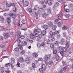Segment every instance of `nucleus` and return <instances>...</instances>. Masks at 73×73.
Returning a JSON list of instances; mask_svg holds the SVG:
<instances>
[{"label": "nucleus", "mask_w": 73, "mask_h": 73, "mask_svg": "<svg viewBox=\"0 0 73 73\" xmlns=\"http://www.w3.org/2000/svg\"><path fill=\"white\" fill-rule=\"evenodd\" d=\"M37 45L38 48H40V47L41 46V44H40V43L38 42L37 43Z\"/></svg>", "instance_id": "obj_51"}, {"label": "nucleus", "mask_w": 73, "mask_h": 73, "mask_svg": "<svg viewBox=\"0 0 73 73\" xmlns=\"http://www.w3.org/2000/svg\"><path fill=\"white\" fill-rule=\"evenodd\" d=\"M54 5H55L56 7H58L59 6V3L58 2H56Z\"/></svg>", "instance_id": "obj_45"}, {"label": "nucleus", "mask_w": 73, "mask_h": 73, "mask_svg": "<svg viewBox=\"0 0 73 73\" xmlns=\"http://www.w3.org/2000/svg\"><path fill=\"white\" fill-rule=\"evenodd\" d=\"M52 28L53 31H56L57 28V26L56 25H54L52 26Z\"/></svg>", "instance_id": "obj_25"}, {"label": "nucleus", "mask_w": 73, "mask_h": 73, "mask_svg": "<svg viewBox=\"0 0 73 73\" xmlns=\"http://www.w3.org/2000/svg\"><path fill=\"white\" fill-rule=\"evenodd\" d=\"M42 16L44 18H46L48 16V14L46 13H44L42 14Z\"/></svg>", "instance_id": "obj_26"}, {"label": "nucleus", "mask_w": 73, "mask_h": 73, "mask_svg": "<svg viewBox=\"0 0 73 73\" xmlns=\"http://www.w3.org/2000/svg\"><path fill=\"white\" fill-rule=\"evenodd\" d=\"M50 49L52 50H54V44L53 43H51L50 44Z\"/></svg>", "instance_id": "obj_13"}, {"label": "nucleus", "mask_w": 73, "mask_h": 73, "mask_svg": "<svg viewBox=\"0 0 73 73\" xmlns=\"http://www.w3.org/2000/svg\"><path fill=\"white\" fill-rule=\"evenodd\" d=\"M17 67H20V63H19V62H17Z\"/></svg>", "instance_id": "obj_46"}, {"label": "nucleus", "mask_w": 73, "mask_h": 73, "mask_svg": "<svg viewBox=\"0 0 73 73\" xmlns=\"http://www.w3.org/2000/svg\"><path fill=\"white\" fill-rule=\"evenodd\" d=\"M66 69H67V66H64L62 70H66Z\"/></svg>", "instance_id": "obj_53"}, {"label": "nucleus", "mask_w": 73, "mask_h": 73, "mask_svg": "<svg viewBox=\"0 0 73 73\" xmlns=\"http://www.w3.org/2000/svg\"><path fill=\"white\" fill-rule=\"evenodd\" d=\"M60 43V42H59L58 41H56L54 42V45L56 46H58V45H59V44Z\"/></svg>", "instance_id": "obj_32"}, {"label": "nucleus", "mask_w": 73, "mask_h": 73, "mask_svg": "<svg viewBox=\"0 0 73 73\" xmlns=\"http://www.w3.org/2000/svg\"><path fill=\"white\" fill-rule=\"evenodd\" d=\"M25 20H23L22 21V24H21V27L22 26V25H24V24H26V22H25Z\"/></svg>", "instance_id": "obj_31"}, {"label": "nucleus", "mask_w": 73, "mask_h": 73, "mask_svg": "<svg viewBox=\"0 0 73 73\" xmlns=\"http://www.w3.org/2000/svg\"><path fill=\"white\" fill-rule=\"evenodd\" d=\"M44 1L45 0H41V1H40L41 3V4H44Z\"/></svg>", "instance_id": "obj_61"}, {"label": "nucleus", "mask_w": 73, "mask_h": 73, "mask_svg": "<svg viewBox=\"0 0 73 73\" xmlns=\"http://www.w3.org/2000/svg\"><path fill=\"white\" fill-rule=\"evenodd\" d=\"M50 57H51V54H50L48 55H45L44 57V61H48L50 59Z\"/></svg>", "instance_id": "obj_4"}, {"label": "nucleus", "mask_w": 73, "mask_h": 73, "mask_svg": "<svg viewBox=\"0 0 73 73\" xmlns=\"http://www.w3.org/2000/svg\"><path fill=\"white\" fill-rule=\"evenodd\" d=\"M20 15L21 17H23V16H24V13H20Z\"/></svg>", "instance_id": "obj_58"}, {"label": "nucleus", "mask_w": 73, "mask_h": 73, "mask_svg": "<svg viewBox=\"0 0 73 73\" xmlns=\"http://www.w3.org/2000/svg\"><path fill=\"white\" fill-rule=\"evenodd\" d=\"M1 70L2 73H4V68L3 67H1Z\"/></svg>", "instance_id": "obj_43"}, {"label": "nucleus", "mask_w": 73, "mask_h": 73, "mask_svg": "<svg viewBox=\"0 0 73 73\" xmlns=\"http://www.w3.org/2000/svg\"><path fill=\"white\" fill-rule=\"evenodd\" d=\"M25 61V60L23 57H20V59L18 60V62H24Z\"/></svg>", "instance_id": "obj_10"}, {"label": "nucleus", "mask_w": 73, "mask_h": 73, "mask_svg": "<svg viewBox=\"0 0 73 73\" xmlns=\"http://www.w3.org/2000/svg\"><path fill=\"white\" fill-rule=\"evenodd\" d=\"M62 62L63 65H65L66 66V62H65V61H64L62 60Z\"/></svg>", "instance_id": "obj_50"}, {"label": "nucleus", "mask_w": 73, "mask_h": 73, "mask_svg": "<svg viewBox=\"0 0 73 73\" xmlns=\"http://www.w3.org/2000/svg\"><path fill=\"white\" fill-rule=\"evenodd\" d=\"M48 25L49 27H52L53 26V22H49L48 23Z\"/></svg>", "instance_id": "obj_22"}, {"label": "nucleus", "mask_w": 73, "mask_h": 73, "mask_svg": "<svg viewBox=\"0 0 73 73\" xmlns=\"http://www.w3.org/2000/svg\"><path fill=\"white\" fill-rule=\"evenodd\" d=\"M55 40V37L54 36H52L51 38V41L52 42H53Z\"/></svg>", "instance_id": "obj_27"}, {"label": "nucleus", "mask_w": 73, "mask_h": 73, "mask_svg": "<svg viewBox=\"0 0 73 73\" xmlns=\"http://www.w3.org/2000/svg\"><path fill=\"white\" fill-rule=\"evenodd\" d=\"M30 36L31 38H32V39H34L35 38V35H34L33 34H30Z\"/></svg>", "instance_id": "obj_18"}, {"label": "nucleus", "mask_w": 73, "mask_h": 73, "mask_svg": "<svg viewBox=\"0 0 73 73\" xmlns=\"http://www.w3.org/2000/svg\"><path fill=\"white\" fill-rule=\"evenodd\" d=\"M11 18L10 17H8L7 18V22L9 24V23H11Z\"/></svg>", "instance_id": "obj_15"}, {"label": "nucleus", "mask_w": 73, "mask_h": 73, "mask_svg": "<svg viewBox=\"0 0 73 73\" xmlns=\"http://www.w3.org/2000/svg\"><path fill=\"white\" fill-rule=\"evenodd\" d=\"M47 12H49V13H51V10H50V9L49 8H48L47 10Z\"/></svg>", "instance_id": "obj_52"}, {"label": "nucleus", "mask_w": 73, "mask_h": 73, "mask_svg": "<svg viewBox=\"0 0 73 73\" xmlns=\"http://www.w3.org/2000/svg\"><path fill=\"white\" fill-rule=\"evenodd\" d=\"M6 4L7 6V7H10L11 6V5L10 3L8 4L7 3Z\"/></svg>", "instance_id": "obj_54"}, {"label": "nucleus", "mask_w": 73, "mask_h": 73, "mask_svg": "<svg viewBox=\"0 0 73 73\" xmlns=\"http://www.w3.org/2000/svg\"><path fill=\"white\" fill-rule=\"evenodd\" d=\"M18 46L19 48H18V47H16L15 48V51H17H17L19 49H20L21 50H23V46H22V45H21V44H19L18 45Z\"/></svg>", "instance_id": "obj_5"}, {"label": "nucleus", "mask_w": 73, "mask_h": 73, "mask_svg": "<svg viewBox=\"0 0 73 73\" xmlns=\"http://www.w3.org/2000/svg\"><path fill=\"white\" fill-rule=\"evenodd\" d=\"M3 34L5 39H7L8 38H9L10 37V34L9 33H5V32H4L3 33Z\"/></svg>", "instance_id": "obj_3"}, {"label": "nucleus", "mask_w": 73, "mask_h": 73, "mask_svg": "<svg viewBox=\"0 0 73 73\" xmlns=\"http://www.w3.org/2000/svg\"><path fill=\"white\" fill-rule=\"evenodd\" d=\"M0 21L1 23H3L4 21V17L2 16H0Z\"/></svg>", "instance_id": "obj_28"}, {"label": "nucleus", "mask_w": 73, "mask_h": 73, "mask_svg": "<svg viewBox=\"0 0 73 73\" xmlns=\"http://www.w3.org/2000/svg\"><path fill=\"white\" fill-rule=\"evenodd\" d=\"M43 28L46 31L48 30L49 29V26L47 25H43Z\"/></svg>", "instance_id": "obj_11"}, {"label": "nucleus", "mask_w": 73, "mask_h": 73, "mask_svg": "<svg viewBox=\"0 0 73 73\" xmlns=\"http://www.w3.org/2000/svg\"><path fill=\"white\" fill-rule=\"evenodd\" d=\"M60 31H56L54 32L53 33L54 36H56V35H57V36L59 37H60Z\"/></svg>", "instance_id": "obj_7"}, {"label": "nucleus", "mask_w": 73, "mask_h": 73, "mask_svg": "<svg viewBox=\"0 0 73 73\" xmlns=\"http://www.w3.org/2000/svg\"><path fill=\"white\" fill-rule=\"evenodd\" d=\"M43 69L42 68H40L39 69V72L40 73H43V72H44V70H43Z\"/></svg>", "instance_id": "obj_34"}, {"label": "nucleus", "mask_w": 73, "mask_h": 73, "mask_svg": "<svg viewBox=\"0 0 73 73\" xmlns=\"http://www.w3.org/2000/svg\"><path fill=\"white\" fill-rule=\"evenodd\" d=\"M11 62L12 64L15 63V58H11Z\"/></svg>", "instance_id": "obj_23"}, {"label": "nucleus", "mask_w": 73, "mask_h": 73, "mask_svg": "<svg viewBox=\"0 0 73 73\" xmlns=\"http://www.w3.org/2000/svg\"><path fill=\"white\" fill-rule=\"evenodd\" d=\"M0 46L1 48H6V46H5V44L4 43L1 44L0 45Z\"/></svg>", "instance_id": "obj_14"}, {"label": "nucleus", "mask_w": 73, "mask_h": 73, "mask_svg": "<svg viewBox=\"0 0 73 73\" xmlns=\"http://www.w3.org/2000/svg\"><path fill=\"white\" fill-rule=\"evenodd\" d=\"M38 60L39 61H42V58H38Z\"/></svg>", "instance_id": "obj_63"}, {"label": "nucleus", "mask_w": 73, "mask_h": 73, "mask_svg": "<svg viewBox=\"0 0 73 73\" xmlns=\"http://www.w3.org/2000/svg\"><path fill=\"white\" fill-rule=\"evenodd\" d=\"M11 62L12 64L15 63V58H11Z\"/></svg>", "instance_id": "obj_24"}, {"label": "nucleus", "mask_w": 73, "mask_h": 73, "mask_svg": "<svg viewBox=\"0 0 73 73\" xmlns=\"http://www.w3.org/2000/svg\"><path fill=\"white\" fill-rule=\"evenodd\" d=\"M69 45H70V44H69V43L68 42H67L66 45V48H67V49H68V48H69Z\"/></svg>", "instance_id": "obj_33"}, {"label": "nucleus", "mask_w": 73, "mask_h": 73, "mask_svg": "<svg viewBox=\"0 0 73 73\" xmlns=\"http://www.w3.org/2000/svg\"><path fill=\"white\" fill-rule=\"evenodd\" d=\"M21 4H23V5L24 7H27L28 5L29 4V2L25 1V0H22L21 2Z\"/></svg>", "instance_id": "obj_2"}, {"label": "nucleus", "mask_w": 73, "mask_h": 73, "mask_svg": "<svg viewBox=\"0 0 73 73\" xmlns=\"http://www.w3.org/2000/svg\"><path fill=\"white\" fill-rule=\"evenodd\" d=\"M21 35V32L20 31H18L17 32V38H19L20 37V36Z\"/></svg>", "instance_id": "obj_17"}, {"label": "nucleus", "mask_w": 73, "mask_h": 73, "mask_svg": "<svg viewBox=\"0 0 73 73\" xmlns=\"http://www.w3.org/2000/svg\"><path fill=\"white\" fill-rule=\"evenodd\" d=\"M53 53L54 54H56L57 53V51L56 50H53Z\"/></svg>", "instance_id": "obj_37"}, {"label": "nucleus", "mask_w": 73, "mask_h": 73, "mask_svg": "<svg viewBox=\"0 0 73 73\" xmlns=\"http://www.w3.org/2000/svg\"><path fill=\"white\" fill-rule=\"evenodd\" d=\"M41 46H43V47H44V46H45V43L44 42L42 43Z\"/></svg>", "instance_id": "obj_56"}, {"label": "nucleus", "mask_w": 73, "mask_h": 73, "mask_svg": "<svg viewBox=\"0 0 73 73\" xmlns=\"http://www.w3.org/2000/svg\"><path fill=\"white\" fill-rule=\"evenodd\" d=\"M55 22L57 23V25L59 27H61L63 25L62 21L60 19H56L55 20Z\"/></svg>", "instance_id": "obj_1"}, {"label": "nucleus", "mask_w": 73, "mask_h": 73, "mask_svg": "<svg viewBox=\"0 0 73 73\" xmlns=\"http://www.w3.org/2000/svg\"><path fill=\"white\" fill-rule=\"evenodd\" d=\"M64 10L66 12H69L70 11L69 9H65V8H64Z\"/></svg>", "instance_id": "obj_55"}, {"label": "nucleus", "mask_w": 73, "mask_h": 73, "mask_svg": "<svg viewBox=\"0 0 73 73\" xmlns=\"http://www.w3.org/2000/svg\"><path fill=\"white\" fill-rule=\"evenodd\" d=\"M53 60H51L48 62V64H49V65H52V64H53Z\"/></svg>", "instance_id": "obj_21"}, {"label": "nucleus", "mask_w": 73, "mask_h": 73, "mask_svg": "<svg viewBox=\"0 0 73 73\" xmlns=\"http://www.w3.org/2000/svg\"><path fill=\"white\" fill-rule=\"evenodd\" d=\"M4 39H3V37L1 36H0V40H3Z\"/></svg>", "instance_id": "obj_64"}, {"label": "nucleus", "mask_w": 73, "mask_h": 73, "mask_svg": "<svg viewBox=\"0 0 73 73\" xmlns=\"http://www.w3.org/2000/svg\"><path fill=\"white\" fill-rule=\"evenodd\" d=\"M25 61L27 64H29L31 63L30 59L28 58H27L25 59Z\"/></svg>", "instance_id": "obj_9"}, {"label": "nucleus", "mask_w": 73, "mask_h": 73, "mask_svg": "<svg viewBox=\"0 0 73 73\" xmlns=\"http://www.w3.org/2000/svg\"><path fill=\"white\" fill-rule=\"evenodd\" d=\"M37 40L38 41H39V42H40L41 41V38H37Z\"/></svg>", "instance_id": "obj_62"}, {"label": "nucleus", "mask_w": 73, "mask_h": 73, "mask_svg": "<svg viewBox=\"0 0 73 73\" xmlns=\"http://www.w3.org/2000/svg\"><path fill=\"white\" fill-rule=\"evenodd\" d=\"M50 36H53V33L52 31H50Z\"/></svg>", "instance_id": "obj_47"}, {"label": "nucleus", "mask_w": 73, "mask_h": 73, "mask_svg": "<svg viewBox=\"0 0 73 73\" xmlns=\"http://www.w3.org/2000/svg\"><path fill=\"white\" fill-rule=\"evenodd\" d=\"M46 33V30H43L41 32V34L42 35V36H45Z\"/></svg>", "instance_id": "obj_16"}, {"label": "nucleus", "mask_w": 73, "mask_h": 73, "mask_svg": "<svg viewBox=\"0 0 73 73\" xmlns=\"http://www.w3.org/2000/svg\"><path fill=\"white\" fill-rule=\"evenodd\" d=\"M33 57L35 58H36V57H37V56H38V55H37V53L36 52L34 53L33 54Z\"/></svg>", "instance_id": "obj_30"}, {"label": "nucleus", "mask_w": 73, "mask_h": 73, "mask_svg": "<svg viewBox=\"0 0 73 73\" xmlns=\"http://www.w3.org/2000/svg\"><path fill=\"white\" fill-rule=\"evenodd\" d=\"M12 17L13 19H15L16 17H17V16H16V15L15 14H12Z\"/></svg>", "instance_id": "obj_35"}, {"label": "nucleus", "mask_w": 73, "mask_h": 73, "mask_svg": "<svg viewBox=\"0 0 73 73\" xmlns=\"http://www.w3.org/2000/svg\"><path fill=\"white\" fill-rule=\"evenodd\" d=\"M44 3L46 4H47V3H48V0H44Z\"/></svg>", "instance_id": "obj_57"}, {"label": "nucleus", "mask_w": 73, "mask_h": 73, "mask_svg": "<svg viewBox=\"0 0 73 73\" xmlns=\"http://www.w3.org/2000/svg\"><path fill=\"white\" fill-rule=\"evenodd\" d=\"M56 61H58V60H59L60 59V56H59V55L58 54H56Z\"/></svg>", "instance_id": "obj_19"}, {"label": "nucleus", "mask_w": 73, "mask_h": 73, "mask_svg": "<svg viewBox=\"0 0 73 73\" xmlns=\"http://www.w3.org/2000/svg\"><path fill=\"white\" fill-rule=\"evenodd\" d=\"M44 9L42 8H40V9H39L38 11V12L39 13L40 15H41L42 13V12H44Z\"/></svg>", "instance_id": "obj_8"}, {"label": "nucleus", "mask_w": 73, "mask_h": 73, "mask_svg": "<svg viewBox=\"0 0 73 73\" xmlns=\"http://www.w3.org/2000/svg\"><path fill=\"white\" fill-rule=\"evenodd\" d=\"M27 11L29 13H32V10L31 8H29L27 10Z\"/></svg>", "instance_id": "obj_38"}, {"label": "nucleus", "mask_w": 73, "mask_h": 73, "mask_svg": "<svg viewBox=\"0 0 73 73\" xmlns=\"http://www.w3.org/2000/svg\"><path fill=\"white\" fill-rule=\"evenodd\" d=\"M37 33H40L41 31V29L38 27L37 28Z\"/></svg>", "instance_id": "obj_39"}, {"label": "nucleus", "mask_w": 73, "mask_h": 73, "mask_svg": "<svg viewBox=\"0 0 73 73\" xmlns=\"http://www.w3.org/2000/svg\"><path fill=\"white\" fill-rule=\"evenodd\" d=\"M47 43L48 45H49L50 44V40L49 39H48L47 40Z\"/></svg>", "instance_id": "obj_44"}, {"label": "nucleus", "mask_w": 73, "mask_h": 73, "mask_svg": "<svg viewBox=\"0 0 73 73\" xmlns=\"http://www.w3.org/2000/svg\"><path fill=\"white\" fill-rule=\"evenodd\" d=\"M10 71L8 70H6L5 71V72L6 73H10Z\"/></svg>", "instance_id": "obj_59"}, {"label": "nucleus", "mask_w": 73, "mask_h": 73, "mask_svg": "<svg viewBox=\"0 0 73 73\" xmlns=\"http://www.w3.org/2000/svg\"><path fill=\"white\" fill-rule=\"evenodd\" d=\"M41 67L44 70L46 68V65H45V64H42L41 65Z\"/></svg>", "instance_id": "obj_20"}, {"label": "nucleus", "mask_w": 73, "mask_h": 73, "mask_svg": "<svg viewBox=\"0 0 73 73\" xmlns=\"http://www.w3.org/2000/svg\"><path fill=\"white\" fill-rule=\"evenodd\" d=\"M70 15L69 14H66L65 15V17H66V18H68L69 17V16Z\"/></svg>", "instance_id": "obj_60"}, {"label": "nucleus", "mask_w": 73, "mask_h": 73, "mask_svg": "<svg viewBox=\"0 0 73 73\" xmlns=\"http://www.w3.org/2000/svg\"><path fill=\"white\" fill-rule=\"evenodd\" d=\"M49 1H50V2L48 3V4L49 5H51L52 4V0H49Z\"/></svg>", "instance_id": "obj_48"}, {"label": "nucleus", "mask_w": 73, "mask_h": 73, "mask_svg": "<svg viewBox=\"0 0 73 73\" xmlns=\"http://www.w3.org/2000/svg\"><path fill=\"white\" fill-rule=\"evenodd\" d=\"M34 9L35 11H36L37 9H38V6L37 5L35 6Z\"/></svg>", "instance_id": "obj_41"}, {"label": "nucleus", "mask_w": 73, "mask_h": 73, "mask_svg": "<svg viewBox=\"0 0 73 73\" xmlns=\"http://www.w3.org/2000/svg\"><path fill=\"white\" fill-rule=\"evenodd\" d=\"M32 66L33 69H35V68H36V64L33 63L32 64Z\"/></svg>", "instance_id": "obj_36"}, {"label": "nucleus", "mask_w": 73, "mask_h": 73, "mask_svg": "<svg viewBox=\"0 0 73 73\" xmlns=\"http://www.w3.org/2000/svg\"><path fill=\"white\" fill-rule=\"evenodd\" d=\"M65 53V52H64V51H61L60 53L61 56H63L64 55Z\"/></svg>", "instance_id": "obj_40"}, {"label": "nucleus", "mask_w": 73, "mask_h": 73, "mask_svg": "<svg viewBox=\"0 0 73 73\" xmlns=\"http://www.w3.org/2000/svg\"><path fill=\"white\" fill-rule=\"evenodd\" d=\"M61 49L63 52H64V53H66L67 52V50H68V49L66 47H62L61 48Z\"/></svg>", "instance_id": "obj_12"}, {"label": "nucleus", "mask_w": 73, "mask_h": 73, "mask_svg": "<svg viewBox=\"0 0 73 73\" xmlns=\"http://www.w3.org/2000/svg\"><path fill=\"white\" fill-rule=\"evenodd\" d=\"M22 46H26L27 45V42L25 41V42H23L22 43Z\"/></svg>", "instance_id": "obj_29"}, {"label": "nucleus", "mask_w": 73, "mask_h": 73, "mask_svg": "<svg viewBox=\"0 0 73 73\" xmlns=\"http://www.w3.org/2000/svg\"><path fill=\"white\" fill-rule=\"evenodd\" d=\"M11 65V63H9L7 64H6L5 66H6L7 67V66H10Z\"/></svg>", "instance_id": "obj_49"}, {"label": "nucleus", "mask_w": 73, "mask_h": 73, "mask_svg": "<svg viewBox=\"0 0 73 73\" xmlns=\"http://www.w3.org/2000/svg\"><path fill=\"white\" fill-rule=\"evenodd\" d=\"M13 11L14 12H16L17 11V8L16 7H14L13 9Z\"/></svg>", "instance_id": "obj_42"}, {"label": "nucleus", "mask_w": 73, "mask_h": 73, "mask_svg": "<svg viewBox=\"0 0 73 73\" xmlns=\"http://www.w3.org/2000/svg\"><path fill=\"white\" fill-rule=\"evenodd\" d=\"M59 42L61 45H65V43H66V42H65V40L64 39L62 38L61 39Z\"/></svg>", "instance_id": "obj_6"}]
</instances>
